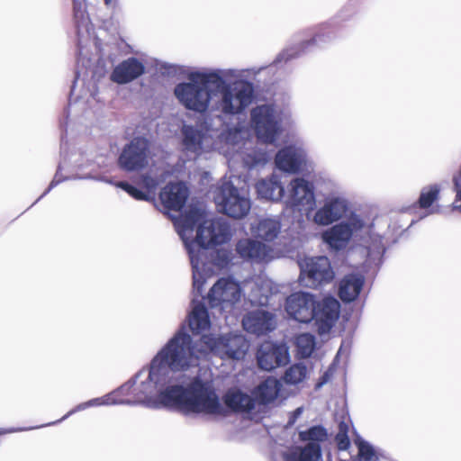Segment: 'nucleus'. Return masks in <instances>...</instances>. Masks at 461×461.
Returning <instances> with one entry per match:
<instances>
[{
  "label": "nucleus",
  "instance_id": "obj_1",
  "mask_svg": "<svg viewBox=\"0 0 461 461\" xmlns=\"http://www.w3.org/2000/svg\"><path fill=\"white\" fill-rule=\"evenodd\" d=\"M206 357L204 344H194L181 327L137 374L139 399L149 400L151 409H175L183 413L224 414L213 384L194 377L186 385L173 384V373L196 366Z\"/></svg>",
  "mask_w": 461,
  "mask_h": 461
},
{
  "label": "nucleus",
  "instance_id": "obj_2",
  "mask_svg": "<svg viewBox=\"0 0 461 461\" xmlns=\"http://www.w3.org/2000/svg\"><path fill=\"white\" fill-rule=\"evenodd\" d=\"M175 227L188 252L193 268L194 292L202 296L207 277L213 270L228 267L231 255L227 250H217L208 260V247L226 243L231 237L230 228L223 219H206L199 208H191L175 221Z\"/></svg>",
  "mask_w": 461,
  "mask_h": 461
},
{
  "label": "nucleus",
  "instance_id": "obj_3",
  "mask_svg": "<svg viewBox=\"0 0 461 461\" xmlns=\"http://www.w3.org/2000/svg\"><path fill=\"white\" fill-rule=\"evenodd\" d=\"M180 135L183 149L195 158L218 151L233 161L240 159L249 168L263 167L271 158L266 150L252 149L248 129L229 128L219 115L195 125L184 122Z\"/></svg>",
  "mask_w": 461,
  "mask_h": 461
},
{
  "label": "nucleus",
  "instance_id": "obj_4",
  "mask_svg": "<svg viewBox=\"0 0 461 461\" xmlns=\"http://www.w3.org/2000/svg\"><path fill=\"white\" fill-rule=\"evenodd\" d=\"M258 71L251 69H215L212 110L226 115L241 113L254 97L253 84L245 80Z\"/></svg>",
  "mask_w": 461,
  "mask_h": 461
},
{
  "label": "nucleus",
  "instance_id": "obj_5",
  "mask_svg": "<svg viewBox=\"0 0 461 461\" xmlns=\"http://www.w3.org/2000/svg\"><path fill=\"white\" fill-rule=\"evenodd\" d=\"M285 311L289 317L302 322L314 321L318 332L328 333L339 316L340 304L333 297H325L317 301L310 293H294L286 298Z\"/></svg>",
  "mask_w": 461,
  "mask_h": 461
},
{
  "label": "nucleus",
  "instance_id": "obj_6",
  "mask_svg": "<svg viewBox=\"0 0 461 461\" xmlns=\"http://www.w3.org/2000/svg\"><path fill=\"white\" fill-rule=\"evenodd\" d=\"M322 240L336 250L346 248L350 241L359 243L367 248L369 254L375 257L381 255L384 248L382 237L374 233L373 226L356 213H351L345 220L326 230L322 233Z\"/></svg>",
  "mask_w": 461,
  "mask_h": 461
},
{
  "label": "nucleus",
  "instance_id": "obj_7",
  "mask_svg": "<svg viewBox=\"0 0 461 461\" xmlns=\"http://www.w3.org/2000/svg\"><path fill=\"white\" fill-rule=\"evenodd\" d=\"M215 69H202L190 72L187 82L175 86L174 94L186 109L203 113L212 110Z\"/></svg>",
  "mask_w": 461,
  "mask_h": 461
},
{
  "label": "nucleus",
  "instance_id": "obj_8",
  "mask_svg": "<svg viewBox=\"0 0 461 461\" xmlns=\"http://www.w3.org/2000/svg\"><path fill=\"white\" fill-rule=\"evenodd\" d=\"M213 200L221 212L236 220L245 218L251 209L247 184L237 176L221 179L213 192Z\"/></svg>",
  "mask_w": 461,
  "mask_h": 461
},
{
  "label": "nucleus",
  "instance_id": "obj_9",
  "mask_svg": "<svg viewBox=\"0 0 461 461\" xmlns=\"http://www.w3.org/2000/svg\"><path fill=\"white\" fill-rule=\"evenodd\" d=\"M290 118V112L276 104L257 105L250 112L257 137L264 143H274L282 132V123Z\"/></svg>",
  "mask_w": 461,
  "mask_h": 461
},
{
  "label": "nucleus",
  "instance_id": "obj_10",
  "mask_svg": "<svg viewBox=\"0 0 461 461\" xmlns=\"http://www.w3.org/2000/svg\"><path fill=\"white\" fill-rule=\"evenodd\" d=\"M139 389L137 376L136 375L130 379L128 382L123 384L117 390L107 393L102 397L95 398L89 400L86 402H82L77 405L73 410L68 411L64 417H62L59 421L64 420L71 414L84 411L90 407L102 406V405H110V404H128V405H143L145 407L150 408L149 400L139 399V395L137 394Z\"/></svg>",
  "mask_w": 461,
  "mask_h": 461
},
{
  "label": "nucleus",
  "instance_id": "obj_11",
  "mask_svg": "<svg viewBox=\"0 0 461 461\" xmlns=\"http://www.w3.org/2000/svg\"><path fill=\"white\" fill-rule=\"evenodd\" d=\"M201 343L204 344L206 356L212 353L221 358L241 359L249 349V342L241 334L229 333L220 337L203 336Z\"/></svg>",
  "mask_w": 461,
  "mask_h": 461
},
{
  "label": "nucleus",
  "instance_id": "obj_12",
  "mask_svg": "<svg viewBox=\"0 0 461 461\" xmlns=\"http://www.w3.org/2000/svg\"><path fill=\"white\" fill-rule=\"evenodd\" d=\"M299 281L303 286L317 288L331 282L334 278V271L327 257L305 258L299 262Z\"/></svg>",
  "mask_w": 461,
  "mask_h": 461
},
{
  "label": "nucleus",
  "instance_id": "obj_13",
  "mask_svg": "<svg viewBox=\"0 0 461 461\" xmlns=\"http://www.w3.org/2000/svg\"><path fill=\"white\" fill-rule=\"evenodd\" d=\"M284 203L294 210L313 211L316 196L313 184L303 176L293 177L285 186Z\"/></svg>",
  "mask_w": 461,
  "mask_h": 461
},
{
  "label": "nucleus",
  "instance_id": "obj_14",
  "mask_svg": "<svg viewBox=\"0 0 461 461\" xmlns=\"http://www.w3.org/2000/svg\"><path fill=\"white\" fill-rule=\"evenodd\" d=\"M168 172L161 167L150 168L140 177L139 185L135 187L126 182H117L114 185L127 192L131 197L140 201H152L160 184L166 181Z\"/></svg>",
  "mask_w": 461,
  "mask_h": 461
},
{
  "label": "nucleus",
  "instance_id": "obj_15",
  "mask_svg": "<svg viewBox=\"0 0 461 461\" xmlns=\"http://www.w3.org/2000/svg\"><path fill=\"white\" fill-rule=\"evenodd\" d=\"M242 293L240 285L231 277H221L210 289L207 299L212 308L229 312L240 302Z\"/></svg>",
  "mask_w": 461,
  "mask_h": 461
},
{
  "label": "nucleus",
  "instance_id": "obj_16",
  "mask_svg": "<svg viewBox=\"0 0 461 461\" xmlns=\"http://www.w3.org/2000/svg\"><path fill=\"white\" fill-rule=\"evenodd\" d=\"M348 210V201L341 194H332L315 211L306 212V218L318 226H329L341 220Z\"/></svg>",
  "mask_w": 461,
  "mask_h": 461
},
{
  "label": "nucleus",
  "instance_id": "obj_17",
  "mask_svg": "<svg viewBox=\"0 0 461 461\" xmlns=\"http://www.w3.org/2000/svg\"><path fill=\"white\" fill-rule=\"evenodd\" d=\"M150 157L149 141L144 138H134L122 149L118 165L125 171H139L149 165Z\"/></svg>",
  "mask_w": 461,
  "mask_h": 461
},
{
  "label": "nucleus",
  "instance_id": "obj_18",
  "mask_svg": "<svg viewBox=\"0 0 461 461\" xmlns=\"http://www.w3.org/2000/svg\"><path fill=\"white\" fill-rule=\"evenodd\" d=\"M221 403L225 409L224 414H208L202 413L203 415L218 418L227 417L229 411H233L241 414H249L258 409V401L254 398L253 393L249 394L239 387H230L223 394L222 398L220 397Z\"/></svg>",
  "mask_w": 461,
  "mask_h": 461
},
{
  "label": "nucleus",
  "instance_id": "obj_19",
  "mask_svg": "<svg viewBox=\"0 0 461 461\" xmlns=\"http://www.w3.org/2000/svg\"><path fill=\"white\" fill-rule=\"evenodd\" d=\"M240 257L253 263H268L281 257V252L273 246L251 238L240 240L236 244Z\"/></svg>",
  "mask_w": 461,
  "mask_h": 461
},
{
  "label": "nucleus",
  "instance_id": "obj_20",
  "mask_svg": "<svg viewBox=\"0 0 461 461\" xmlns=\"http://www.w3.org/2000/svg\"><path fill=\"white\" fill-rule=\"evenodd\" d=\"M276 167L288 174H298L308 166V158L302 143L288 145L277 151L275 157Z\"/></svg>",
  "mask_w": 461,
  "mask_h": 461
},
{
  "label": "nucleus",
  "instance_id": "obj_21",
  "mask_svg": "<svg viewBox=\"0 0 461 461\" xmlns=\"http://www.w3.org/2000/svg\"><path fill=\"white\" fill-rule=\"evenodd\" d=\"M257 359L261 369L271 371L289 362V350L285 344L266 341L260 345L257 353Z\"/></svg>",
  "mask_w": 461,
  "mask_h": 461
},
{
  "label": "nucleus",
  "instance_id": "obj_22",
  "mask_svg": "<svg viewBox=\"0 0 461 461\" xmlns=\"http://www.w3.org/2000/svg\"><path fill=\"white\" fill-rule=\"evenodd\" d=\"M242 325L248 332L262 335L275 330L276 321L274 314L263 309H258L248 312L243 317Z\"/></svg>",
  "mask_w": 461,
  "mask_h": 461
},
{
  "label": "nucleus",
  "instance_id": "obj_23",
  "mask_svg": "<svg viewBox=\"0 0 461 461\" xmlns=\"http://www.w3.org/2000/svg\"><path fill=\"white\" fill-rule=\"evenodd\" d=\"M255 189L258 199L273 203L284 202L285 186L277 174L259 179L255 185Z\"/></svg>",
  "mask_w": 461,
  "mask_h": 461
},
{
  "label": "nucleus",
  "instance_id": "obj_24",
  "mask_svg": "<svg viewBox=\"0 0 461 461\" xmlns=\"http://www.w3.org/2000/svg\"><path fill=\"white\" fill-rule=\"evenodd\" d=\"M145 71L141 61L136 58H129L119 63L110 75V79L119 85L130 83L140 77Z\"/></svg>",
  "mask_w": 461,
  "mask_h": 461
},
{
  "label": "nucleus",
  "instance_id": "obj_25",
  "mask_svg": "<svg viewBox=\"0 0 461 461\" xmlns=\"http://www.w3.org/2000/svg\"><path fill=\"white\" fill-rule=\"evenodd\" d=\"M188 196V190L182 183H170L159 194L163 206L167 210L178 212L182 209Z\"/></svg>",
  "mask_w": 461,
  "mask_h": 461
},
{
  "label": "nucleus",
  "instance_id": "obj_26",
  "mask_svg": "<svg viewBox=\"0 0 461 461\" xmlns=\"http://www.w3.org/2000/svg\"><path fill=\"white\" fill-rule=\"evenodd\" d=\"M282 223L277 217H265L250 224V232L256 239L271 242L281 232Z\"/></svg>",
  "mask_w": 461,
  "mask_h": 461
},
{
  "label": "nucleus",
  "instance_id": "obj_27",
  "mask_svg": "<svg viewBox=\"0 0 461 461\" xmlns=\"http://www.w3.org/2000/svg\"><path fill=\"white\" fill-rule=\"evenodd\" d=\"M249 285L251 288L249 300L252 304L267 305L270 296L276 292L272 281L267 278L258 277Z\"/></svg>",
  "mask_w": 461,
  "mask_h": 461
},
{
  "label": "nucleus",
  "instance_id": "obj_28",
  "mask_svg": "<svg viewBox=\"0 0 461 461\" xmlns=\"http://www.w3.org/2000/svg\"><path fill=\"white\" fill-rule=\"evenodd\" d=\"M281 387V383L275 377H268L261 382L253 390V395L258 401V406L274 402L277 398Z\"/></svg>",
  "mask_w": 461,
  "mask_h": 461
},
{
  "label": "nucleus",
  "instance_id": "obj_29",
  "mask_svg": "<svg viewBox=\"0 0 461 461\" xmlns=\"http://www.w3.org/2000/svg\"><path fill=\"white\" fill-rule=\"evenodd\" d=\"M283 457L285 461H319L321 457V447L312 444L293 447L284 452Z\"/></svg>",
  "mask_w": 461,
  "mask_h": 461
},
{
  "label": "nucleus",
  "instance_id": "obj_30",
  "mask_svg": "<svg viewBox=\"0 0 461 461\" xmlns=\"http://www.w3.org/2000/svg\"><path fill=\"white\" fill-rule=\"evenodd\" d=\"M364 285V277L361 275H348L340 281L339 286V298L344 302H352L359 294Z\"/></svg>",
  "mask_w": 461,
  "mask_h": 461
},
{
  "label": "nucleus",
  "instance_id": "obj_31",
  "mask_svg": "<svg viewBox=\"0 0 461 461\" xmlns=\"http://www.w3.org/2000/svg\"><path fill=\"white\" fill-rule=\"evenodd\" d=\"M190 330L194 333H201L210 328L211 321L208 312L202 302L193 300L192 311L188 316Z\"/></svg>",
  "mask_w": 461,
  "mask_h": 461
},
{
  "label": "nucleus",
  "instance_id": "obj_32",
  "mask_svg": "<svg viewBox=\"0 0 461 461\" xmlns=\"http://www.w3.org/2000/svg\"><path fill=\"white\" fill-rule=\"evenodd\" d=\"M355 444L357 447V455L354 457L351 456H344L342 454L339 456V461H378L379 453L378 451L368 442L362 438H357Z\"/></svg>",
  "mask_w": 461,
  "mask_h": 461
},
{
  "label": "nucleus",
  "instance_id": "obj_33",
  "mask_svg": "<svg viewBox=\"0 0 461 461\" xmlns=\"http://www.w3.org/2000/svg\"><path fill=\"white\" fill-rule=\"evenodd\" d=\"M328 438L327 430L320 425L312 426L307 429L298 430V438L302 442L321 446Z\"/></svg>",
  "mask_w": 461,
  "mask_h": 461
},
{
  "label": "nucleus",
  "instance_id": "obj_34",
  "mask_svg": "<svg viewBox=\"0 0 461 461\" xmlns=\"http://www.w3.org/2000/svg\"><path fill=\"white\" fill-rule=\"evenodd\" d=\"M308 378V369L302 363L292 365L286 369L283 380L289 385H301Z\"/></svg>",
  "mask_w": 461,
  "mask_h": 461
},
{
  "label": "nucleus",
  "instance_id": "obj_35",
  "mask_svg": "<svg viewBox=\"0 0 461 461\" xmlns=\"http://www.w3.org/2000/svg\"><path fill=\"white\" fill-rule=\"evenodd\" d=\"M440 191L441 185L439 184H431L424 186L420 190L418 200L419 207L421 209H429L433 203L438 199Z\"/></svg>",
  "mask_w": 461,
  "mask_h": 461
},
{
  "label": "nucleus",
  "instance_id": "obj_36",
  "mask_svg": "<svg viewBox=\"0 0 461 461\" xmlns=\"http://www.w3.org/2000/svg\"><path fill=\"white\" fill-rule=\"evenodd\" d=\"M315 337L311 333H302L295 338V347L300 357H309L315 349Z\"/></svg>",
  "mask_w": 461,
  "mask_h": 461
},
{
  "label": "nucleus",
  "instance_id": "obj_37",
  "mask_svg": "<svg viewBox=\"0 0 461 461\" xmlns=\"http://www.w3.org/2000/svg\"><path fill=\"white\" fill-rule=\"evenodd\" d=\"M313 43V40L303 41L300 44V47L297 49L291 48L285 50L282 53H280L276 59V61H287L297 55H299L300 52L303 51L307 46Z\"/></svg>",
  "mask_w": 461,
  "mask_h": 461
},
{
  "label": "nucleus",
  "instance_id": "obj_38",
  "mask_svg": "<svg viewBox=\"0 0 461 461\" xmlns=\"http://www.w3.org/2000/svg\"><path fill=\"white\" fill-rule=\"evenodd\" d=\"M74 18L78 26H86L88 17L86 14L85 5L78 0H73Z\"/></svg>",
  "mask_w": 461,
  "mask_h": 461
},
{
  "label": "nucleus",
  "instance_id": "obj_39",
  "mask_svg": "<svg viewBox=\"0 0 461 461\" xmlns=\"http://www.w3.org/2000/svg\"><path fill=\"white\" fill-rule=\"evenodd\" d=\"M454 187L456 191V199L453 203V209L461 212V169L453 178Z\"/></svg>",
  "mask_w": 461,
  "mask_h": 461
},
{
  "label": "nucleus",
  "instance_id": "obj_40",
  "mask_svg": "<svg viewBox=\"0 0 461 461\" xmlns=\"http://www.w3.org/2000/svg\"><path fill=\"white\" fill-rule=\"evenodd\" d=\"M335 439H336V443H337L338 448L340 451H342L340 456L342 454H344V456H349V455L348 453H346L347 449L348 448V447L350 445L349 438H348V435L345 432L340 430L337 434Z\"/></svg>",
  "mask_w": 461,
  "mask_h": 461
},
{
  "label": "nucleus",
  "instance_id": "obj_41",
  "mask_svg": "<svg viewBox=\"0 0 461 461\" xmlns=\"http://www.w3.org/2000/svg\"><path fill=\"white\" fill-rule=\"evenodd\" d=\"M303 411H304L303 407L301 406V407L296 408L294 411H292L289 414L287 426H293L297 421V420L301 417Z\"/></svg>",
  "mask_w": 461,
  "mask_h": 461
},
{
  "label": "nucleus",
  "instance_id": "obj_42",
  "mask_svg": "<svg viewBox=\"0 0 461 461\" xmlns=\"http://www.w3.org/2000/svg\"><path fill=\"white\" fill-rule=\"evenodd\" d=\"M62 170V166H59V171L54 178V180L51 182L50 184V188H52L53 186H55L57 184H59L61 180L59 178V175L60 173V171Z\"/></svg>",
  "mask_w": 461,
  "mask_h": 461
},
{
  "label": "nucleus",
  "instance_id": "obj_43",
  "mask_svg": "<svg viewBox=\"0 0 461 461\" xmlns=\"http://www.w3.org/2000/svg\"><path fill=\"white\" fill-rule=\"evenodd\" d=\"M21 430H23V429H8L6 432L12 433V432H16V431H21Z\"/></svg>",
  "mask_w": 461,
  "mask_h": 461
},
{
  "label": "nucleus",
  "instance_id": "obj_44",
  "mask_svg": "<svg viewBox=\"0 0 461 461\" xmlns=\"http://www.w3.org/2000/svg\"><path fill=\"white\" fill-rule=\"evenodd\" d=\"M106 5H110L113 3V0H104Z\"/></svg>",
  "mask_w": 461,
  "mask_h": 461
},
{
  "label": "nucleus",
  "instance_id": "obj_45",
  "mask_svg": "<svg viewBox=\"0 0 461 461\" xmlns=\"http://www.w3.org/2000/svg\"><path fill=\"white\" fill-rule=\"evenodd\" d=\"M98 180H101V181H104V182H106V183H109V184H112L111 181L107 180V179H104V178H97Z\"/></svg>",
  "mask_w": 461,
  "mask_h": 461
},
{
  "label": "nucleus",
  "instance_id": "obj_46",
  "mask_svg": "<svg viewBox=\"0 0 461 461\" xmlns=\"http://www.w3.org/2000/svg\"><path fill=\"white\" fill-rule=\"evenodd\" d=\"M209 177V173L208 172H204L203 173V179H207Z\"/></svg>",
  "mask_w": 461,
  "mask_h": 461
},
{
  "label": "nucleus",
  "instance_id": "obj_47",
  "mask_svg": "<svg viewBox=\"0 0 461 461\" xmlns=\"http://www.w3.org/2000/svg\"><path fill=\"white\" fill-rule=\"evenodd\" d=\"M77 178H94L91 176H77Z\"/></svg>",
  "mask_w": 461,
  "mask_h": 461
},
{
  "label": "nucleus",
  "instance_id": "obj_48",
  "mask_svg": "<svg viewBox=\"0 0 461 461\" xmlns=\"http://www.w3.org/2000/svg\"><path fill=\"white\" fill-rule=\"evenodd\" d=\"M434 212V210H430L429 213H433Z\"/></svg>",
  "mask_w": 461,
  "mask_h": 461
}]
</instances>
